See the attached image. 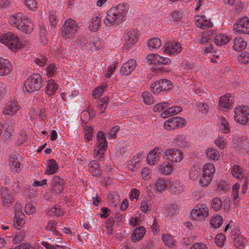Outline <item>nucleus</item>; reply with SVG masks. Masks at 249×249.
<instances>
[{"instance_id": "16", "label": "nucleus", "mask_w": 249, "mask_h": 249, "mask_svg": "<svg viewBox=\"0 0 249 249\" xmlns=\"http://www.w3.org/2000/svg\"><path fill=\"white\" fill-rule=\"evenodd\" d=\"M234 111L235 113L234 119L236 122L243 125H246L248 123H249V116H248L241 112H239L237 107L234 109Z\"/></svg>"}, {"instance_id": "28", "label": "nucleus", "mask_w": 249, "mask_h": 249, "mask_svg": "<svg viewBox=\"0 0 249 249\" xmlns=\"http://www.w3.org/2000/svg\"><path fill=\"white\" fill-rule=\"evenodd\" d=\"M101 18L100 15H97L93 17L90 21L89 28L90 31H96L100 25Z\"/></svg>"}, {"instance_id": "3", "label": "nucleus", "mask_w": 249, "mask_h": 249, "mask_svg": "<svg viewBox=\"0 0 249 249\" xmlns=\"http://www.w3.org/2000/svg\"><path fill=\"white\" fill-rule=\"evenodd\" d=\"M0 42L13 51H16L26 45L25 42L20 40L16 35L12 32L2 34L0 36Z\"/></svg>"}, {"instance_id": "36", "label": "nucleus", "mask_w": 249, "mask_h": 249, "mask_svg": "<svg viewBox=\"0 0 249 249\" xmlns=\"http://www.w3.org/2000/svg\"><path fill=\"white\" fill-rule=\"evenodd\" d=\"M115 223V220L113 217H108L106 222V228L107 229V234L111 235L113 233V226Z\"/></svg>"}, {"instance_id": "12", "label": "nucleus", "mask_w": 249, "mask_h": 249, "mask_svg": "<svg viewBox=\"0 0 249 249\" xmlns=\"http://www.w3.org/2000/svg\"><path fill=\"white\" fill-rule=\"evenodd\" d=\"M136 65L135 60L130 59L123 64L120 72L124 75H128L136 68Z\"/></svg>"}, {"instance_id": "18", "label": "nucleus", "mask_w": 249, "mask_h": 249, "mask_svg": "<svg viewBox=\"0 0 249 249\" xmlns=\"http://www.w3.org/2000/svg\"><path fill=\"white\" fill-rule=\"evenodd\" d=\"M181 45L179 42H171L164 50L166 53L170 54L178 53L181 51Z\"/></svg>"}, {"instance_id": "8", "label": "nucleus", "mask_w": 249, "mask_h": 249, "mask_svg": "<svg viewBox=\"0 0 249 249\" xmlns=\"http://www.w3.org/2000/svg\"><path fill=\"white\" fill-rule=\"evenodd\" d=\"M233 29L237 32L244 34H249V19L247 17L239 19L233 25Z\"/></svg>"}, {"instance_id": "9", "label": "nucleus", "mask_w": 249, "mask_h": 249, "mask_svg": "<svg viewBox=\"0 0 249 249\" xmlns=\"http://www.w3.org/2000/svg\"><path fill=\"white\" fill-rule=\"evenodd\" d=\"M138 31L132 29L129 31L125 36V43L124 45L123 50H127L133 46L138 40Z\"/></svg>"}, {"instance_id": "62", "label": "nucleus", "mask_w": 249, "mask_h": 249, "mask_svg": "<svg viewBox=\"0 0 249 249\" xmlns=\"http://www.w3.org/2000/svg\"><path fill=\"white\" fill-rule=\"evenodd\" d=\"M41 245L45 247L46 249H58L60 248H63V246H60L59 245H56L55 246H53L51 244L47 242L43 241L41 242Z\"/></svg>"}, {"instance_id": "63", "label": "nucleus", "mask_w": 249, "mask_h": 249, "mask_svg": "<svg viewBox=\"0 0 249 249\" xmlns=\"http://www.w3.org/2000/svg\"><path fill=\"white\" fill-rule=\"evenodd\" d=\"M25 211L26 213L30 215L35 213L36 208L32 204L28 203L25 205Z\"/></svg>"}, {"instance_id": "13", "label": "nucleus", "mask_w": 249, "mask_h": 249, "mask_svg": "<svg viewBox=\"0 0 249 249\" xmlns=\"http://www.w3.org/2000/svg\"><path fill=\"white\" fill-rule=\"evenodd\" d=\"M233 99V97L228 94L221 97L219 102V107L224 109L232 107Z\"/></svg>"}, {"instance_id": "5", "label": "nucleus", "mask_w": 249, "mask_h": 249, "mask_svg": "<svg viewBox=\"0 0 249 249\" xmlns=\"http://www.w3.org/2000/svg\"><path fill=\"white\" fill-rule=\"evenodd\" d=\"M77 30L76 22L72 19L69 18L66 20L62 31V36L66 38H71L73 37Z\"/></svg>"}, {"instance_id": "44", "label": "nucleus", "mask_w": 249, "mask_h": 249, "mask_svg": "<svg viewBox=\"0 0 249 249\" xmlns=\"http://www.w3.org/2000/svg\"><path fill=\"white\" fill-rule=\"evenodd\" d=\"M222 206V202L220 199L218 197L213 198L212 202V207L215 211L220 209Z\"/></svg>"}, {"instance_id": "35", "label": "nucleus", "mask_w": 249, "mask_h": 249, "mask_svg": "<svg viewBox=\"0 0 249 249\" xmlns=\"http://www.w3.org/2000/svg\"><path fill=\"white\" fill-rule=\"evenodd\" d=\"M201 173V170L200 168H196L195 166H193L190 171V178L191 179L195 180L198 178Z\"/></svg>"}, {"instance_id": "32", "label": "nucleus", "mask_w": 249, "mask_h": 249, "mask_svg": "<svg viewBox=\"0 0 249 249\" xmlns=\"http://www.w3.org/2000/svg\"><path fill=\"white\" fill-rule=\"evenodd\" d=\"M161 45V41L159 38H153L149 40L148 42V48L151 50L157 49L159 48Z\"/></svg>"}, {"instance_id": "31", "label": "nucleus", "mask_w": 249, "mask_h": 249, "mask_svg": "<svg viewBox=\"0 0 249 249\" xmlns=\"http://www.w3.org/2000/svg\"><path fill=\"white\" fill-rule=\"evenodd\" d=\"M223 222L222 216L217 215L212 217L210 221L211 225L214 228L216 229L220 227Z\"/></svg>"}, {"instance_id": "56", "label": "nucleus", "mask_w": 249, "mask_h": 249, "mask_svg": "<svg viewBox=\"0 0 249 249\" xmlns=\"http://www.w3.org/2000/svg\"><path fill=\"white\" fill-rule=\"evenodd\" d=\"M107 148L101 147L99 146H96L94 149V155L96 157L99 156L100 158L102 157L104 155V152L107 150Z\"/></svg>"}, {"instance_id": "43", "label": "nucleus", "mask_w": 249, "mask_h": 249, "mask_svg": "<svg viewBox=\"0 0 249 249\" xmlns=\"http://www.w3.org/2000/svg\"><path fill=\"white\" fill-rule=\"evenodd\" d=\"M212 178V176L203 174L200 179L199 180V183L202 186H207L211 182Z\"/></svg>"}, {"instance_id": "37", "label": "nucleus", "mask_w": 249, "mask_h": 249, "mask_svg": "<svg viewBox=\"0 0 249 249\" xmlns=\"http://www.w3.org/2000/svg\"><path fill=\"white\" fill-rule=\"evenodd\" d=\"M245 239L241 235H239L234 239V244L236 248L243 249L245 246Z\"/></svg>"}, {"instance_id": "38", "label": "nucleus", "mask_w": 249, "mask_h": 249, "mask_svg": "<svg viewBox=\"0 0 249 249\" xmlns=\"http://www.w3.org/2000/svg\"><path fill=\"white\" fill-rule=\"evenodd\" d=\"M215 172L214 166L212 164H206L203 166V173L204 175H210L213 177Z\"/></svg>"}, {"instance_id": "53", "label": "nucleus", "mask_w": 249, "mask_h": 249, "mask_svg": "<svg viewBox=\"0 0 249 249\" xmlns=\"http://www.w3.org/2000/svg\"><path fill=\"white\" fill-rule=\"evenodd\" d=\"M120 130V127L116 125L113 127L107 133L110 139H115L117 137V132Z\"/></svg>"}, {"instance_id": "41", "label": "nucleus", "mask_w": 249, "mask_h": 249, "mask_svg": "<svg viewBox=\"0 0 249 249\" xmlns=\"http://www.w3.org/2000/svg\"><path fill=\"white\" fill-rule=\"evenodd\" d=\"M162 239L164 244L169 247H171L175 245V241L173 237L168 234H163Z\"/></svg>"}, {"instance_id": "14", "label": "nucleus", "mask_w": 249, "mask_h": 249, "mask_svg": "<svg viewBox=\"0 0 249 249\" xmlns=\"http://www.w3.org/2000/svg\"><path fill=\"white\" fill-rule=\"evenodd\" d=\"M160 148H155L151 150L147 158V161L150 165H155L158 162L160 155Z\"/></svg>"}, {"instance_id": "34", "label": "nucleus", "mask_w": 249, "mask_h": 249, "mask_svg": "<svg viewBox=\"0 0 249 249\" xmlns=\"http://www.w3.org/2000/svg\"><path fill=\"white\" fill-rule=\"evenodd\" d=\"M9 164L11 166V169L13 171H18L21 165L20 160L14 157H10L9 158Z\"/></svg>"}, {"instance_id": "64", "label": "nucleus", "mask_w": 249, "mask_h": 249, "mask_svg": "<svg viewBox=\"0 0 249 249\" xmlns=\"http://www.w3.org/2000/svg\"><path fill=\"white\" fill-rule=\"evenodd\" d=\"M14 249H35L33 247L30 246L28 243H22L18 246H16Z\"/></svg>"}, {"instance_id": "51", "label": "nucleus", "mask_w": 249, "mask_h": 249, "mask_svg": "<svg viewBox=\"0 0 249 249\" xmlns=\"http://www.w3.org/2000/svg\"><path fill=\"white\" fill-rule=\"evenodd\" d=\"M166 181L165 179L163 178H160L158 180L155 189L158 191H161L164 189L165 186H166Z\"/></svg>"}, {"instance_id": "57", "label": "nucleus", "mask_w": 249, "mask_h": 249, "mask_svg": "<svg viewBox=\"0 0 249 249\" xmlns=\"http://www.w3.org/2000/svg\"><path fill=\"white\" fill-rule=\"evenodd\" d=\"M85 132V139L87 141H91L92 140V135L93 129L90 126H86L84 128Z\"/></svg>"}, {"instance_id": "54", "label": "nucleus", "mask_w": 249, "mask_h": 249, "mask_svg": "<svg viewBox=\"0 0 249 249\" xmlns=\"http://www.w3.org/2000/svg\"><path fill=\"white\" fill-rule=\"evenodd\" d=\"M197 107L198 110L203 114H206L209 110V106L205 103H197Z\"/></svg>"}, {"instance_id": "55", "label": "nucleus", "mask_w": 249, "mask_h": 249, "mask_svg": "<svg viewBox=\"0 0 249 249\" xmlns=\"http://www.w3.org/2000/svg\"><path fill=\"white\" fill-rule=\"evenodd\" d=\"M168 106V104L166 102H162L155 105L153 107L154 112H160L162 111L165 107Z\"/></svg>"}, {"instance_id": "29", "label": "nucleus", "mask_w": 249, "mask_h": 249, "mask_svg": "<svg viewBox=\"0 0 249 249\" xmlns=\"http://www.w3.org/2000/svg\"><path fill=\"white\" fill-rule=\"evenodd\" d=\"M169 119L170 120L171 124L174 125L175 128L176 127H184L186 123V120L181 117H172Z\"/></svg>"}, {"instance_id": "27", "label": "nucleus", "mask_w": 249, "mask_h": 249, "mask_svg": "<svg viewBox=\"0 0 249 249\" xmlns=\"http://www.w3.org/2000/svg\"><path fill=\"white\" fill-rule=\"evenodd\" d=\"M231 39V38L226 35L220 34L215 36V43L216 45L219 46L224 45L228 43Z\"/></svg>"}, {"instance_id": "47", "label": "nucleus", "mask_w": 249, "mask_h": 249, "mask_svg": "<svg viewBox=\"0 0 249 249\" xmlns=\"http://www.w3.org/2000/svg\"><path fill=\"white\" fill-rule=\"evenodd\" d=\"M196 24L197 27H200L203 29H205L207 28L212 27L213 23L211 22L203 20V21H199V19L196 20Z\"/></svg>"}, {"instance_id": "33", "label": "nucleus", "mask_w": 249, "mask_h": 249, "mask_svg": "<svg viewBox=\"0 0 249 249\" xmlns=\"http://www.w3.org/2000/svg\"><path fill=\"white\" fill-rule=\"evenodd\" d=\"M206 154L208 158L217 160L219 158V154L216 150L213 148H209L206 151Z\"/></svg>"}, {"instance_id": "59", "label": "nucleus", "mask_w": 249, "mask_h": 249, "mask_svg": "<svg viewBox=\"0 0 249 249\" xmlns=\"http://www.w3.org/2000/svg\"><path fill=\"white\" fill-rule=\"evenodd\" d=\"M103 91L104 88L102 87H98L93 90L92 95L94 98H97L101 96Z\"/></svg>"}, {"instance_id": "26", "label": "nucleus", "mask_w": 249, "mask_h": 249, "mask_svg": "<svg viewBox=\"0 0 249 249\" xmlns=\"http://www.w3.org/2000/svg\"><path fill=\"white\" fill-rule=\"evenodd\" d=\"M89 171L94 176H100L101 170L99 164L95 160L91 161L89 164Z\"/></svg>"}, {"instance_id": "60", "label": "nucleus", "mask_w": 249, "mask_h": 249, "mask_svg": "<svg viewBox=\"0 0 249 249\" xmlns=\"http://www.w3.org/2000/svg\"><path fill=\"white\" fill-rule=\"evenodd\" d=\"M158 55L156 54H151L148 55L147 58L148 60V62L152 64L157 65L156 61H158Z\"/></svg>"}, {"instance_id": "10", "label": "nucleus", "mask_w": 249, "mask_h": 249, "mask_svg": "<svg viewBox=\"0 0 249 249\" xmlns=\"http://www.w3.org/2000/svg\"><path fill=\"white\" fill-rule=\"evenodd\" d=\"M0 197L3 205L6 206H8L14 200V197L11 191L7 188H1Z\"/></svg>"}, {"instance_id": "52", "label": "nucleus", "mask_w": 249, "mask_h": 249, "mask_svg": "<svg viewBox=\"0 0 249 249\" xmlns=\"http://www.w3.org/2000/svg\"><path fill=\"white\" fill-rule=\"evenodd\" d=\"M49 20L52 27H55L58 22V18L57 15L54 12H52L50 14Z\"/></svg>"}, {"instance_id": "11", "label": "nucleus", "mask_w": 249, "mask_h": 249, "mask_svg": "<svg viewBox=\"0 0 249 249\" xmlns=\"http://www.w3.org/2000/svg\"><path fill=\"white\" fill-rule=\"evenodd\" d=\"M209 210L205 204H201L193 209L191 212V216L193 218L201 217L204 218L208 215Z\"/></svg>"}, {"instance_id": "42", "label": "nucleus", "mask_w": 249, "mask_h": 249, "mask_svg": "<svg viewBox=\"0 0 249 249\" xmlns=\"http://www.w3.org/2000/svg\"><path fill=\"white\" fill-rule=\"evenodd\" d=\"M144 103L146 105H151L154 103V98L151 94L148 92H143L142 94Z\"/></svg>"}, {"instance_id": "46", "label": "nucleus", "mask_w": 249, "mask_h": 249, "mask_svg": "<svg viewBox=\"0 0 249 249\" xmlns=\"http://www.w3.org/2000/svg\"><path fill=\"white\" fill-rule=\"evenodd\" d=\"M232 175L236 178H239L242 174L241 168L238 165H234L231 169Z\"/></svg>"}, {"instance_id": "20", "label": "nucleus", "mask_w": 249, "mask_h": 249, "mask_svg": "<svg viewBox=\"0 0 249 249\" xmlns=\"http://www.w3.org/2000/svg\"><path fill=\"white\" fill-rule=\"evenodd\" d=\"M18 108V106L15 103H9L4 108L3 113L5 115H13L17 112Z\"/></svg>"}, {"instance_id": "7", "label": "nucleus", "mask_w": 249, "mask_h": 249, "mask_svg": "<svg viewBox=\"0 0 249 249\" xmlns=\"http://www.w3.org/2000/svg\"><path fill=\"white\" fill-rule=\"evenodd\" d=\"M163 157L173 162L180 161L182 159V153L177 148L167 149L163 153Z\"/></svg>"}, {"instance_id": "6", "label": "nucleus", "mask_w": 249, "mask_h": 249, "mask_svg": "<svg viewBox=\"0 0 249 249\" xmlns=\"http://www.w3.org/2000/svg\"><path fill=\"white\" fill-rule=\"evenodd\" d=\"M172 85L170 81L166 79H160L153 82L150 86L151 90L154 93H159L171 88Z\"/></svg>"}, {"instance_id": "25", "label": "nucleus", "mask_w": 249, "mask_h": 249, "mask_svg": "<svg viewBox=\"0 0 249 249\" xmlns=\"http://www.w3.org/2000/svg\"><path fill=\"white\" fill-rule=\"evenodd\" d=\"M48 165L47 166L46 173L48 175H52L55 173L58 168V164L54 159H51L48 160Z\"/></svg>"}, {"instance_id": "19", "label": "nucleus", "mask_w": 249, "mask_h": 249, "mask_svg": "<svg viewBox=\"0 0 249 249\" xmlns=\"http://www.w3.org/2000/svg\"><path fill=\"white\" fill-rule=\"evenodd\" d=\"M247 46V42L243 38L237 37L234 39L233 49L238 52L244 50Z\"/></svg>"}, {"instance_id": "22", "label": "nucleus", "mask_w": 249, "mask_h": 249, "mask_svg": "<svg viewBox=\"0 0 249 249\" xmlns=\"http://www.w3.org/2000/svg\"><path fill=\"white\" fill-rule=\"evenodd\" d=\"M173 143L180 147H186L189 145V142L184 135H178L174 140Z\"/></svg>"}, {"instance_id": "50", "label": "nucleus", "mask_w": 249, "mask_h": 249, "mask_svg": "<svg viewBox=\"0 0 249 249\" xmlns=\"http://www.w3.org/2000/svg\"><path fill=\"white\" fill-rule=\"evenodd\" d=\"M225 239V237L224 235L222 233H219L215 238V243L217 246L221 247L224 245Z\"/></svg>"}, {"instance_id": "49", "label": "nucleus", "mask_w": 249, "mask_h": 249, "mask_svg": "<svg viewBox=\"0 0 249 249\" xmlns=\"http://www.w3.org/2000/svg\"><path fill=\"white\" fill-rule=\"evenodd\" d=\"M57 68L56 65L51 64L46 69L47 74L49 77H53L56 71Z\"/></svg>"}, {"instance_id": "39", "label": "nucleus", "mask_w": 249, "mask_h": 249, "mask_svg": "<svg viewBox=\"0 0 249 249\" xmlns=\"http://www.w3.org/2000/svg\"><path fill=\"white\" fill-rule=\"evenodd\" d=\"M24 216L25 215L23 213H20V214L15 215L16 221L14 224L16 228L18 229L19 227L24 224Z\"/></svg>"}, {"instance_id": "15", "label": "nucleus", "mask_w": 249, "mask_h": 249, "mask_svg": "<svg viewBox=\"0 0 249 249\" xmlns=\"http://www.w3.org/2000/svg\"><path fill=\"white\" fill-rule=\"evenodd\" d=\"M157 63V68L153 69V71H155L157 74L159 73L164 71V67L162 66H160L162 65H170L171 63V60L167 57H160L158 56V61H156Z\"/></svg>"}, {"instance_id": "30", "label": "nucleus", "mask_w": 249, "mask_h": 249, "mask_svg": "<svg viewBox=\"0 0 249 249\" xmlns=\"http://www.w3.org/2000/svg\"><path fill=\"white\" fill-rule=\"evenodd\" d=\"M63 211L58 205L54 206L47 212V214L51 216H60L63 215Z\"/></svg>"}, {"instance_id": "61", "label": "nucleus", "mask_w": 249, "mask_h": 249, "mask_svg": "<svg viewBox=\"0 0 249 249\" xmlns=\"http://www.w3.org/2000/svg\"><path fill=\"white\" fill-rule=\"evenodd\" d=\"M171 190L177 194H179L184 190L183 187L178 184L177 185H173L171 186Z\"/></svg>"}, {"instance_id": "45", "label": "nucleus", "mask_w": 249, "mask_h": 249, "mask_svg": "<svg viewBox=\"0 0 249 249\" xmlns=\"http://www.w3.org/2000/svg\"><path fill=\"white\" fill-rule=\"evenodd\" d=\"M63 184H57L52 185L51 190L53 193L56 195H59L61 194L63 190Z\"/></svg>"}, {"instance_id": "24", "label": "nucleus", "mask_w": 249, "mask_h": 249, "mask_svg": "<svg viewBox=\"0 0 249 249\" xmlns=\"http://www.w3.org/2000/svg\"><path fill=\"white\" fill-rule=\"evenodd\" d=\"M57 89L58 86L54 83V81L53 79L49 80L46 88V93L51 96L55 94Z\"/></svg>"}, {"instance_id": "48", "label": "nucleus", "mask_w": 249, "mask_h": 249, "mask_svg": "<svg viewBox=\"0 0 249 249\" xmlns=\"http://www.w3.org/2000/svg\"><path fill=\"white\" fill-rule=\"evenodd\" d=\"M25 5L31 10H35L37 8V4L36 0H23Z\"/></svg>"}, {"instance_id": "40", "label": "nucleus", "mask_w": 249, "mask_h": 249, "mask_svg": "<svg viewBox=\"0 0 249 249\" xmlns=\"http://www.w3.org/2000/svg\"><path fill=\"white\" fill-rule=\"evenodd\" d=\"M160 170L164 175H169L173 170V167L170 163H164L160 165Z\"/></svg>"}, {"instance_id": "1", "label": "nucleus", "mask_w": 249, "mask_h": 249, "mask_svg": "<svg viewBox=\"0 0 249 249\" xmlns=\"http://www.w3.org/2000/svg\"><path fill=\"white\" fill-rule=\"evenodd\" d=\"M128 10V5L124 3H119L112 7L107 13V15L104 21L105 24L107 26L119 25L124 20Z\"/></svg>"}, {"instance_id": "23", "label": "nucleus", "mask_w": 249, "mask_h": 249, "mask_svg": "<svg viewBox=\"0 0 249 249\" xmlns=\"http://www.w3.org/2000/svg\"><path fill=\"white\" fill-rule=\"evenodd\" d=\"M247 138L244 136L237 137L233 141L234 147L239 150H245Z\"/></svg>"}, {"instance_id": "4", "label": "nucleus", "mask_w": 249, "mask_h": 249, "mask_svg": "<svg viewBox=\"0 0 249 249\" xmlns=\"http://www.w3.org/2000/svg\"><path fill=\"white\" fill-rule=\"evenodd\" d=\"M42 87V78L39 74H33L30 76L24 83L25 90L32 92L38 90Z\"/></svg>"}, {"instance_id": "21", "label": "nucleus", "mask_w": 249, "mask_h": 249, "mask_svg": "<svg viewBox=\"0 0 249 249\" xmlns=\"http://www.w3.org/2000/svg\"><path fill=\"white\" fill-rule=\"evenodd\" d=\"M9 60L0 59V76L8 74L10 72Z\"/></svg>"}, {"instance_id": "2", "label": "nucleus", "mask_w": 249, "mask_h": 249, "mask_svg": "<svg viewBox=\"0 0 249 249\" xmlns=\"http://www.w3.org/2000/svg\"><path fill=\"white\" fill-rule=\"evenodd\" d=\"M10 24L22 32L30 34L33 31V24L32 21L21 13H18L9 18Z\"/></svg>"}, {"instance_id": "58", "label": "nucleus", "mask_w": 249, "mask_h": 249, "mask_svg": "<svg viewBox=\"0 0 249 249\" xmlns=\"http://www.w3.org/2000/svg\"><path fill=\"white\" fill-rule=\"evenodd\" d=\"M48 62V58L45 56H42L36 60V63L40 67L45 65Z\"/></svg>"}, {"instance_id": "17", "label": "nucleus", "mask_w": 249, "mask_h": 249, "mask_svg": "<svg viewBox=\"0 0 249 249\" xmlns=\"http://www.w3.org/2000/svg\"><path fill=\"white\" fill-rule=\"evenodd\" d=\"M145 233V229L143 226L137 228L131 236V240L135 243L141 240Z\"/></svg>"}]
</instances>
